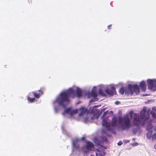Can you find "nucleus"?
<instances>
[{"mask_svg":"<svg viewBox=\"0 0 156 156\" xmlns=\"http://www.w3.org/2000/svg\"><path fill=\"white\" fill-rule=\"evenodd\" d=\"M75 93L74 91L71 88L61 93L57 97L55 102H57L58 104L64 108L68 104L70 101L69 97L72 98H74Z\"/></svg>","mask_w":156,"mask_h":156,"instance_id":"obj_1","label":"nucleus"},{"mask_svg":"<svg viewBox=\"0 0 156 156\" xmlns=\"http://www.w3.org/2000/svg\"><path fill=\"white\" fill-rule=\"evenodd\" d=\"M119 92L122 94H123L125 93L126 94L133 95L134 93L136 94H139L140 89L138 85L137 84L132 85L129 84L125 87H121L119 89Z\"/></svg>","mask_w":156,"mask_h":156,"instance_id":"obj_2","label":"nucleus"},{"mask_svg":"<svg viewBox=\"0 0 156 156\" xmlns=\"http://www.w3.org/2000/svg\"><path fill=\"white\" fill-rule=\"evenodd\" d=\"M119 123L122 131L128 130L131 126L130 119L128 115H125L122 117H119Z\"/></svg>","mask_w":156,"mask_h":156,"instance_id":"obj_3","label":"nucleus"},{"mask_svg":"<svg viewBox=\"0 0 156 156\" xmlns=\"http://www.w3.org/2000/svg\"><path fill=\"white\" fill-rule=\"evenodd\" d=\"M148 89L155 91L156 90V80L148 79L147 80Z\"/></svg>","mask_w":156,"mask_h":156,"instance_id":"obj_4","label":"nucleus"},{"mask_svg":"<svg viewBox=\"0 0 156 156\" xmlns=\"http://www.w3.org/2000/svg\"><path fill=\"white\" fill-rule=\"evenodd\" d=\"M80 140L76 138L73 141V145L74 149L80 152L82 150V147L79 146L78 142L80 141Z\"/></svg>","mask_w":156,"mask_h":156,"instance_id":"obj_5","label":"nucleus"},{"mask_svg":"<svg viewBox=\"0 0 156 156\" xmlns=\"http://www.w3.org/2000/svg\"><path fill=\"white\" fill-rule=\"evenodd\" d=\"M44 90V88H41L40 90L38 91L39 92L38 93H37L35 92H32L29 93V95L31 96L33 94L35 98H39L41 95L43 94Z\"/></svg>","mask_w":156,"mask_h":156,"instance_id":"obj_6","label":"nucleus"},{"mask_svg":"<svg viewBox=\"0 0 156 156\" xmlns=\"http://www.w3.org/2000/svg\"><path fill=\"white\" fill-rule=\"evenodd\" d=\"M141 120L138 115L135 114L134 115L133 123L136 126H138L140 124Z\"/></svg>","mask_w":156,"mask_h":156,"instance_id":"obj_7","label":"nucleus"},{"mask_svg":"<svg viewBox=\"0 0 156 156\" xmlns=\"http://www.w3.org/2000/svg\"><path fill=\"white\" fill-rule=\"evenodd\" d=\"M105 92L107 94L113 96L114 94L116 92L115 88L114 87H112L111 89H107L105 90Z\"/></svg>","mask_w":156,"mask_h":156,"instance_id":"obj_8","label":"nucleus"},{"mask_svg":"<svg viewBox=\"0 0 156 156\" xmlns=\"http://www.w3.org/2000/svg\"><path fill=\"white\" fill-rule=\"evenodd\" d=\"M76 113V111L75 110L72 111L71 108H69L65 109L64 111L62 113V114L64 115L66 113H70L71 115Z\"/></svg>","mask_w":156,"mask_h":156,"instance_id":"obj_9","label":"nucleus"},{"mask_svg":"<svg viewBox=\"0 0 156 156\" xmlns=\"http://www.w3.org/2000/svg\"><path fill=\"white\" fill-rule=\"evenodd\" d=\"M94 154V153H93ZM96 156H105V154L103 151L97 149L95 153Z\"/></svg>","mask_w":156,"mask_h":156,"instance_id":"obj_10","label":"nucleus"},{"mask_svg":"<svg viewBox=\"0 0 156 156\" xmlns=\"http://www.w3.org/2000/svg\"><path fill=\"white\" fill-rule=\"evenodd\" d=\"M103 120L102 121V125L103 126H105L106 128H108L110 127V125L109 123L108 122V118L107 117L106 118H102Z\"/></svg>","mask_w":156,"mask_h":156,"instance_id":"obj_11","label":"nucleus"},{"mask_svg":"<svg viewBox=\"0 0 156 156\" xmlns=\"http://www.w3.org/2000/svg\"><path fill=\"white\" fill-rule=\"evenodd\" d=\"M140 86L143 91H145L146 88V85L144 81H143L140 82Z\"/></svg>","mask_w":156,"mask_h":156,"instance_id":"obj_12","label":"nucleus"},{"mask_svg":"<svg viewBox=\"0 0 156 156\" xmlns=\"http://www.w3.org/2000/svg\"><path fill=\"white\" fill-rule=\"evenodd\" d=\"M86 148L88 150H90L91 148L94 147V145L90 141H87L86 142Z\"/></svg>","mask_w":156,"mask_h":156,"instance_id":"obj_13","label":"nucleus"},{"mask_svg":"<svg viewBox=\"0 0 156 156\" xmlns=\"http://www.w3.org/2000/svg\"><path fill=\"white\" fill-rule=\"evenodd\" d=\"M117 119L115 117H114L112 118V121L111 125L112 126H117Z\"/></svg>","mask_w":156,"mask_h":156,"instance_id":"obj_14","label":"nucleus"},{"mask_svg":"<svg viewBox=\"0 0 156 156\" xmlns=\"http://www.w3.org/2000/svg\"><path fill=\"white\" fill-rule=\"evenodd\" d=\"M146 113V110H144V109L140 112V118L142 119H147L146 118H145Z\"/></svg>","mask_w":156,"mask_h":156,"instance_id":"obj_15","label":"nucleus"},{"mask_svg":"<svg viewBox=\"0 0 156 156\" xmlns=\"http://www.w3.org/2000/svg\"><path fill=\"white\" fill-rule=\"evenodd\" d=\"M76 94L78 98H79L82 96V91L79 88L77 89L76 90Z\"/></svg>","mask_w":156,"mask_h":156,"instance_id":"obj_16","label":"nucleus"},{"mask_svg":"<svg viewBox=\"0 0 156 156\" xmlns=\"http://www.w3.org/2000/svg\"><path fill=\"white\" fill-rule=\"evenodd\" d=\"M95 88H96L95 87H94L91 91V94L93 97H96L98 96V94L96 92Z\"/></svg>","mask_w":156,"mask_h":156,"instance_id":"obj_17","label":"nucleus"},{"mask_svg":"<svg viewBox=\"0 0 156 156\" xmlns=\"http://www.w3.org/2000/svg\"><path fill=\"white\" fill-rule=\"evenodd\" d=\"M80 112V115H83L86 112L87 110L85 109L84 107H82L80 108L79 109Z\"/></svg>","mask_w":156,"mask_h":156,"instance_id":"obj_18","label":"nucleus"},{"mask_svg":"<svg viewBox=\"0 0 156 156\" xmlns=\"http://www.w3.org/2000/svg\"><path fill=\"white\" fill-rule=\"evenodd\" d=\"M153 131L152 130H149L147 134V138L150 139L152 138V136Z\"/></svg>","mask_w":156,"mask_h":156,"instance_id":"obj_19","label":"nucleus"},{"mask_svg":"<svg viewBox=\"0 0 156 156\" xmlns=\"http://www.w3.org/2000/svg\"><path fill=\"white\" fill-rule=\"evenodd\" d=\"M99 116V114H94L93 116L91 118V120H93V119H98V118Z\"/></svg>","mask_w":156,"mask_h":156,"instance_id":"obj_20","label":"nucleus"},{"mask_svg":"<svg viewBox=\"0 0 156 156\" xmlns=\"http://www.w3.org/2000/svg\"><path fill=\"white\" fill-rule=\"evenodd\" d=\"M27 99L30 102L32 103L34 101L35 98H30V97L28 96L27 97Z\"/></svg>","mask_w":156,"mask_h":156,"instance_id":"obj_21","label":"nucleus"},{"mask_svg":"<svg viewBox=\"0 0 156 156\" xmlns=\"http://www.w3.org/2000/svg\"><path fill=\"white\" fill-rule=\"evenodd\" d=\"M151 113L152 115L153 118H156V114L155 110H153L152 111H151Z\"/></svg>","mask_w":156,"mask_h":156,"instance_id":"obj_22","label":"nucleus"},{"mask_svg":"<svg viewBox=\"0 0 156 156\" xmlns=\"http://www.w3.org/2000/svg\"><path fill=\"white\" fill-rule=\"evenodd\" d=\"M99 93L100 95L103 96H105V94L104 93L103 90L101 89H100L99 90Z\"/></svg>","mask_w":156,"mask_h":156,"instance_id":"obj_23","label":"nucleus"},{"mask_svg":"<svg viewBox=\"0 0 156 156\" xmlns=\"http://www.w3.org/2000/svg\"><path fill=\"white\" fill-rule=\"evenodd\" d=\"M151 138H152L153 140H156V134L154 133L153 135Z\"/></svg>","mask_w":156,"mask_h":156,"instance_id":"obj_24","label":"nucleus"},{"mask_svg":"<svg viewBox=\"0 0 156 156\" xmlns=\"http://www.w3.org/2000/svg\"><path fill=\"white\" fill-rule=\"evenodd\" d=\"M108 112H105L103 114V115L102 116V118H104V117L105 116V115H107V113H108Z\"/></svg>","mask_w":156,"mask_h":156,"instance_id":"obj_25","label":"nucleus"},{"mask_svg":"<svg viewBox=\"0 0 156 156\" xmlns=\"http://www.w3.org/2000/svg\"><path fill=\"white\" fill-rule=\"evenodd\" d=\"M122 144V141H119L118 143V145H121Z\"/></svg>","mask_w":156,"mask_h":156,"instance_id":"obj_26","label":"nucleus"},{"mask_svg":"<svg viewBox=\"0 0 156 156\" xmlns=\"http://www.w3.org/2000/svg\"><path fill=\"white\" fill-rule=\"evenodd\" d=\"M58 109L57 107L55 108V110L56 112H57L58 111Z\"/></svg>","mask_w":156,"mask_h":156,"instance_id":"obj_27","label":"nucleus"},{"mask_svg":"<svg viewBox=\"0 0 156 156\" xmlns=\"http://www.w3.org/2000/svg\"><path fill=\"white\" fill-rule=\"evenodd\" d=\"M112 26V24L109 25L108 26V29H110L111 28V27Z\"/></svg>","mask_w":156,"mask_h":156,"instance_id":"obj_28","label":"nucleus"},{"mask_svg":"<svg viewBox=\"0 0 156 156\" xmlns=\"http://www.w3.org/2000/svg\"><path fill=\"white\" fill-rule=\"evenodd\" d=\"M119 101H116L115 102V103L116 105H118L119 104Z\"/></svg>","mask_w":156,"mask_h":156,"instance_id":"obj_29","label":"nucleus"},{"mask_svg":"<svg viewBox=\"0 0 156 156\" xmlns=\"http://www.w3.org/2000/svg\"><path fill=\"white\" fill-rule=\"evenodd\" d=\"M85 137H82L81 138V140H82L83 141V140H85Z\"/></svg>","mask_w":156,"mask_h":156,"instance_id":"obj_30","label":"nucleus"},{"mask_svg":"<svg viewBox=\"0 0 156 156\" xmlns=\"http://www.w3.org/2000/svg\"><path fill=\"white\" fill-rule=\"evenodd\" d=\"M154 148H155V149H156V145H154Z\"/></svg>","mask_w":156,"mask_h":156,"instance_id":"obj_31","label":"nucleus"},{"mask_svg":"<svg viewBox=\"0 0 156 156\" xmlns=\"http://www.w3.org/2000/svg\"><path fill=\"white\" fill-rule=\"evenodd\" d=\"M91 156H95L94 154H91Z\"/></svg>","mask_w":156,"mask_h":156,"instance_id":"obj_32","label":"nucleus"},{"mask_svg":"<svg viewBox=\"0 0 156 156\" xmlns=\"http://www.w3.org/2000/svg\"><path fill=\"white\" fill-rule=\"evenodd\" d=\"M98 110H97L96 111V112H98Z\"/></svg>","mask_w":156,"mask_h":156,"instance_id":"obj_33","label":"nucleus"},{"mask_svg":"<svg viewBox=\"0 0 156 156\" xmlns=\"http://www.w3.org/2000/svg\"><path fill=\"white\" fill-rule=\"evenodd\" d=\"M79 103V102H78V103H77V104H78Z\"/></svg>","mask_w":156,"mask_h":156,"instance_id":"obj_34","label":"nucleus"}]
</instances>
